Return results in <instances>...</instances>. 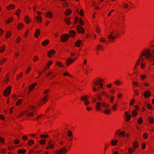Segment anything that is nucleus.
<instances>
[{
	"instance_id": "f257e3e1",
	"label": "nucleus",
	"mask_w": 154,
	"mask_h": 154,
	"mask_svg": "<svg viewBox=\"0 0 154 154\" xmlns=\"http://www.w3.org/2000/svg\"><path fill=\"white\" fill-rule=\"evenodd\" d=\"M150 46L153 48V49L151 50L146 49L140 53L139 57L136 63V65H139L140 63L144 61L143 56L145 57V59L149 60L151 62H153L152 65H154V45L151 44Z\"/></svg>"
},
{
	"instance_id": "f03ea898",
	"label": "nucleus",
	"mask_w": 154,
	"mask_h": 154,
	"mask_svg": "<svg viewBox=\"0 0 154 154\" xmlns=\"http://www.w3.org/2000/svg\"><path fill=\"white\" fill-rule=\"evenodd\" d=\"M96 108L98 110H101V108H100L101 105L104 108L108 107L109 106V104L106 103L105 102H102L101 103L97 102L96 103Z\"/></svg>"
},
{
	"instance_id": "7ed1b4c3",
	"label": "nucleus",
	"mask_w": 154,
	"mask_h": 154,
	"mask_svg": "<svg viewBox=\"0 0 154 154\" xmlns=\"http://www.w3.org/2000/svg\"><path fill=\"white\" fill-rule=\"evenodd\" d=\"M115 33V32L113 31L111 32L110 33V34L108 35L107 38L109 42H112L113 40L116 38V36L113 35V34Z\"/></svg>"
},
{
	"instance_id": "20e7f679",
	"label": "nucleus",
	"mask_w": 154,
	"mask_h": 154,
	"mask_svg": "<svg viewBox=\"0 0 154 154\" xmlns=\"http://www.w3.org/2000/svg\"><path fill=\"white\" fill-rule=\"evenodd\" d=\"M67 151V149L65 147H63L59 150L56 151L55 154H60L62 153H65Z\"/></svg>"
},
{
	"instance_id": "39448f33",
	"label": "nucleus",
	"mask_w": 154,
	"mask_h": 154,
	"mask_svg": "<svg viewBox=\"0 0 154 154\" xmlns=\"http://www.w3.org/2000/svg\"><path fill=\"white\" fill-rule=\"evenodd\" d=\"M88 98V97L87 95H85L84 97H81V100H83L84 101V104L86 106H87L90 103L89 101L87 99Z\"/></svg>"
},
{
	"instance_id": "423d86ee",
	"label": "nucleus",
	"mask_w": 154,
	"mask_h": 154,
	"mask_svg": "<svg viewBox=\"0 0 154 154\" xmlns=\"http://www.w3.org/2000/svg\"><path fill=\"white\" fill-rule=\"evenodd\" d=\"M69 38V35L68 34H63L61 36V40L63 42H66L67 41Z\"/></svg>"
},
{
	"instance_id": "0eeeda50",
	"label": "nucleus",
	"mask_w": 154,
	"mask_h": 154,
	"mask_svg": "<svg viewBox=\"0 0 154 154\" xmlns=\"http://www.w3.org/2000/svg\"><path fill=\"white\" fill-rule=\"evenodd\" d=\"M11 88L9 86L7 87L4 92V94L5 96H8L10 93Z\"/></svg>"
},
{
	"instance_id": "6e6552de",
	"label": "nucleus",
	"mask_w": 154,
	"mask_h": 154,
	"mask_svg": "<svg viewBox=\"0 0 154 154\" xmlns=\"http://www.w3.org/2000/svg\"><path fill=\"white\" fill-rule=\"evenodd\" d=\"M47 145V146L46 147V149H52L54 147V144L53 143H51V141H49L48 142Z\"/></svg>"
},
{
	"instance_id": "1a4fd4ad",
	"label": "nucleus",
	"mask_w": 154,
	"mask_h": 154,
	"mask_svg": "<svg viewBox=\"0 0 154 154\" xmlns=\"http://www.w3.org/2000/svg\"><path fill=\"white\" fill-rule=\"evenodd\" d=\"M55 53L54 50H51L48 52L47 55L48 57L50 58L54 56Z\"/></svg>"
},
{
	"instance_id": "9d476101",
	"label": "nucleus",
	"mask_w": 154,
	"mask_h": 154,
	"mask_svg": "<svg viewBox=\"0 0 154 154\" xmlns=\"http://www.w3.org/2000/svg\"><path fill=\"white\" fill-rule=\"evenodd\" d=\"M151 93L149 90L146 91L144 93L143 95L146 98L149 97L151 96Z\"/></svg>"
},
{
	"instance_id": "9b49d317",
	"label": "nucleus",
	"mask_w": 154,
	"mask_h": 154,
	"mask_svg": "<svg viewBox=\"0 0 154 154\" xmlns=\"http://www.w3.org/2000/svg\"><path fill=\"white\" fill-rule=\"evenodd\" d=\"M77 29L79 32L83 33L84 32V30L82 26L78 25L77 26Z\"/></svg>"
},
{
	"instance_id": "f8f14e48",
	"label": "nucleus",
	"mask_w": 154,
	"mask_h": 154,
	"mask_svg": "<svg viewBox=\"0 0 154 154\" xmlns=\"http://www.w3.org/2000/svg\"><path fill=\"white\" fill-rule=\"evenodd\" d=\"M75 60H72L71 58L69 59L68 60H66V65L67 66H69L71 63L74 62Z\"/></svg>"
},
{
	"instance_id": "ddd939ff",
	"label": "nucleus",
	"mask_w": 154,
	"mask_h": 154,
	"mask_svg": "<svg viewBox=\"0 0 154 154\" xmlns=\"http://www.w3.org/2000/svg\"><path fill=\"white\" fill-rule=\"evenodd\" d=\"M82 43V41L80 40H78L75 43V45L76 47H79Z\"/></svg>"
},
{
	"instance_id": "4468645a",
	"label": "nucleus",
	"mask_w": 154,
	"mask_h": 154,
	"mask_svg": "<svg viewBox=\"0 0 154 154\" xmlns=\"http://www.w3.org/2000/svg\"><path fill=\"white\" fill-rule=\"evenodd\" d=\"M42 18L41 16H37L36 17V19L38 23H41Z\"/></svg>"
},
{
	"instance_id": "2eb2a0df",
	"label": "nucleus",
	"mask_w": 154,
	"mask_h": 154,
	"mask_svg": "<svg viewBox=\"0 0 154 154\" xmlns=\"http://www.w3.org/2000/svg\"><path fill=\"white\" fill-rule=\"evenodd\" d=\"M40 33V31L39 29H37L36 30L35 33V34L34 35L36 37H38L39 34Z\"/></svg>"
},
{
	"instance_id": "dca6fc26",
	"label": "nucleus",
	"mask_w": 154,
	"mask_h": 154,
	"mask_svg": "<svg viewBox=\"0 0 154 154\" xmlns=\"http://www.w3.org/2000/svg\"><path fill=\"white\" fill-rule=\"evenodd\" d=\"M49 42V40L48 39H46L42 42V44L43 46H45L47 45Z\"/></svg>"
},
{
	"instance_id": "f3484780",
	"label": "nucleus",
	"mask_w": 154,
	"mask_h": 154,
	"mask_svg": "<svg viewBox=\"0 0 154 154\" xmlns=\"http://www.w3.org/2000/svg\"><path fill=\"white\" fill-rule=\"evenodd\" d=\"M15 6L13 4H11L9 6L7 7V8L8 10H9L10 9H13L14 8Z\"/></svg>"
},
{
	"instance_id": "a211bd4d",
	"label": "nucleus",
	"mask_w": 154,
	"mask_h": 154,
	"mask_svg": "<svg viewBox=\"0 0 154 154\" xmlns=\"http://www.w3.org/2000/svg\"><path fill=\"white\" fill-rule=\"evenodd\" d=\"M70 18H66L65 19L64 21L67 24H70Z\"/></svg>"
},
{
	"instance_id": "6ab92c4d",
	"label": "nucleus",
	"mask_w": 154,
	"mask_h": 154,
	"mask_svg": "<svg viewBox=\"0 0 154 154\" xmlns=\"http://www.w3.org/2000/svg\"><path fill=\"white\" fill-rule=\"evenodd\" d=\"M23 26V25L21 23H19L17 25V28L18 30L21 29Z\"/></svg>"
},
{
	"instance_id": "aec40b11",
	"label": "nucleus",
	"mask_w": 154,
	"mask_h": 154,
	"mask_svg": "<svg viewBox=\"0 0 154 154\" xmlns=\"http://www.w3.org/2000/svg\"><path fill=\"white\" fill-rule=\"evenodd\" d=\"M94 84L95 86H98L99 85H100V87L101 88H102V86L103 85V84L101 83H100L99 82H95L94 83Z\"/></svg>"
},
{
	"instance_id": "412c9836",
	"label": "nucleus",
	"mask_w": 154,
	"mask_h": 154,
	"mask_svg": "<svg viewBox=\"0 0 154 154\" xmlns=\"http://www.w3.org/2000/svg\"><path fill=\"white\" fill-rule=\"evenodd\" d=\"M46 16L49 18H51L53 16L52 14L50 12H48L46 14Z\"/></svg>"
},
{
	"instance_id": "4be33fe9",
	"label": "nucleus",
	"mask_w": 154,
	"mask_h": 154,
	"mask_svg": "<svg viewBox=\"0 0 154 154\" xmlns=\"http://www.w3.org/2000/svg\"><path fill=\"white\" fill-rule=\"evenodd\" d=\"M24 20L25 22L27 23H29L30 20L28 18V16H25L24 18Z\"/></svg>"
},
{
	"instance_id": "5701e85b",
	"label": "nucleus",
	"mask_w": 154,
	"mask_h": 154,
	"mask_svg": "<svg viewBox=\"0 0 154 154\" xmlns=\"http://www.w3.org/2000/svg\"><path fill=\"white\" fill-rule=\"evenodd\" d=\"M117 142H118V140H112L111 141V144L112 146H115L116 145Z\"/></svg>"
},
{
	"instance_id": "b1692460",
	"label": "nucleus",
	"mask_w": 154,
	"mask_h": 154,
	"mask_svg": "<svg viewBox=\"0 0 154 154\" xmlns=\"http://www.w3.org/2000/svg\"><path fill=\"white\" fill-rule=\"evenodd\" d=\"M119 135L121 138L122 137H124L125 135V132L124 131H123L122 132H120L119 134Z\"/></svg>"
},
{
	"instance_id": "393cba45",
	"label": "nucleus",
	"mask_w": 154,
	"mask_h": 154,
	"mask_svg": "<svg viewBox=\"0 0 154 154\" xmlns=\"http://www.w3.org/2000/svg\"><path fill=\"white\" fill-rule=\"evenodd\" d=\"M36 85V83H34L31 85L29 88L28 89L30 90H32L34 88L35 86Z\"/></svg>"
},
{
	"instance_id": "a878e982",
	"label": "nucleus",
	"mask_w": 154,
	"mask_h": 154,
	"mask_svg": "<svg viewBox=\"0 0 154 154\" xmlns=\"http://www.w3.org/2000/svg\"><path fill=\"white\" fill-rule=\"evenodd\" d=\"M34 143V141L33 140H28V144L30 146Z\"/></svg>"
},
{
	"instance_id": "bb28decb",
	"label": "nucleus",
	"mask_w": 154,
	"mask_h": 154,
	"mask_svg": "<svg viewBox=\"0 0 154 154\" xmlns=\"http://www.w3.org/2000/svg\"><path fill=\"white\" fill-rule=\"evenodd\" d=\"M69 33L70 36L72 37H73L75 34V32L73 30H71Z\"/></svg>"
},
{
	"instance_id": "cd10ccee",
	"label": "nucleus",
	"mask_w": 154,
	"mask_h": 154,
	"mask_svg": "<svg viewBox=\"0 0 154 154\" xmlns=\"http://www.w3.org/2000/svg\"><path fill=\"white\" fill-rule=\"evenodd\" d=\"M46 142V140H41L39 141V143L42 145L45 144Z\"/></svg>"
},
{
	"instance_id": "c85d7f7f",
	"label": "nucleus",
	"mask_w": 154,
	"mask_h": 154,
	"mask_svg": "<svg viewBox=\"0 0 154 154\" xmlns=\"http://www.w3.org/2000/svg\"><path fill=\"white\" fill-rule=\"evenodd\" d=\"M154 119L153 118L149 117L148 118V120L151 123H152L153 122Z\"/></svg>"
},
{
	"instance_id": "c756f323",
	"label": "nucleus",
	"mask_w": 154,
	"mask_h": 154,
	"mask_svg": "<svg viewBox=\"0 0 154 154\" xmlns=\"http://www.w3.org/2000/svg\"><path fill=\"white\" fill-rule=\"evenodd\" d=\"M77 12L78 13H79L80 14V15L81 16H83L84 15V12H83V10L82 9L80 12L78 10H77Z\"/></svg>"
},
{
	"instance_id": "7c9ffc66",
	"label": "nucleus",
	"mask_w": 154,
	"mask_h": 154,
	"mask_svg": "<svg viewBox=\"0 0 154 154\" xmlns=\"http://www.w3.org/2000/svg\"><path fill=\"white\" fill-rule=\"evenodd\" d=\"M137 111L135 110H134L132 113V115L133 117H135L137 115Z\"/></svg>"
},
{
	"instance_id": "2f4dec72",
	"label": "nucleus",
	"mask_w": 154,
	"mask_h": 154,
	"mask_svg": "<svg viewBox=\"0 0 154 154\" xmlns=\"http://www.w3.org/2000/svg\"><path fill=\"white\" fill-rule=\"evenodd\" d=\"M126 119L127 121H129L131 117V114H128L125 116Z\"/></svg>"
},
{
	"instance_id": "473e14b6",
	"label": "nucleus",
	"mask_w": 154,
	"mask_h": 154,
	"mask_svg": "<svg viewBox=\"0 0 154 154\" xmlns=\"http://www.w3.org/2000/svg\"><path fill=\"white\" fill-rule=\"evenodd\" d=\"M26 151V150L24 149H23L22 150L19 149L18 151V153H20V154H22V153L24 154L25 152Z\"/></svg>"
},
{
	"instance_id": "72a5a7b5",
	"label": "nucleus",
	"mask_w": 154,
	"mask_h": 154,
	"mask_svg": "<svg viewBox=\"0 0 154 154\" xmlns=\"http://www.w3.org/2000/svg\"><path fill=\"white\" fill-rule=\"evenodd\" d=\"M71 10L70 9H67L65 13V14L66 15H69L71 14Z\"/></svg>"
},
{
	"instance_id": "f704fd0d",
	"label": "nucleus",
	"mask_w": 154,
	"mask_h": 154,
	"mask_svg": "<svg viewBox=\"0 0 154 154\" xmlns=\"http://www.w3.org/2000/svg\"><path fill=\"white\" fill-rule=\"evenodd\" d=\"M110 112V110L109 109H106L104 111L105 113L106 114H108Z\"/></svg>"
},
{
	"instance_id": "c9c22d12",
	"label": "nucleus",
	"mask_w": 154,
	"mask_h": 154,
	"mask_svg": "<svg viewBox=\"0 0 154 154\" xmlns=\"http://www.w3.org/2000/svg\"><path fill=\"white\" fill-rule=\"evenodd\" d=\"M142 122H143L142 119L141 117L139 118L138 119V124H142Z\"/></svg>"
},
{
	"instance_id": "e433bc0d",
	"label": "nucleus",
	"mask_w": 154,
	"mask_h": 154,
	"mask_svg": "<svg viewBox=\"0 0 154 154\" xmlns=\"http://www.w3.org/2000/svg\"><path fill=\"white\" fill-rule=\"evenodd\" d=\"M133 145L134 149H136L138 146V144L137 142L133 143Z\"/></svg>"
},
{
	"instance_id": "4c0bfd02",
	"label": "nucleus",
	"mask_w": 154,
	"mask_h": 154,
	"mask_svg": "<svg viewBox=\"0 0 154 154\" xmlns=\"http://www.w3.org/2000/svg\"><path fill=\"white\" fill-rule=\"evenodd\" d=\"M97 48L98 50H102L103 49V48L102 45L100 44L97 46Z\"/></svg>"
},
{
	"instance_id": "58836bf2",
	"label": "nucleus",
	"mask_w": 154,
	"mask_h": 154,
	"mask_svg": "<svg viewBox=\"0 0 154 154\" xmlns=\"http://www.w3.org/2000/svg\"><path fill=\"white\" fill-rule=\"evenodd\" d=\"M48 97L47 96H45L43 99L42 102L43 103H44L45 102V101L47 99Z\"/></svg>"
},
{
	"instance_id": "ea45409f",
	"label": "nucleus",
	"mask_w": 154,
	"mask_h": 154,
	"mask_svg": "<svg viewBox=\"0 0 154 154\" xmlns=\"http://www.w3.org/2000/svg\"><path fill=\"white\" fill-rule=\"evenodd\" d=\"M40 137L42 138H46L48 137V135L45 134H42L40 135Z\"/></svg>"
},
{
	"instance_id": "a19ab883",
	"label": "nucleus",
	"mask_w": 154,
	"mask_h": 154,
	"mask_svg": "<svg viewBox=\"0 0 154 154\" xmlns=\"http://www.w3.org/2000/svg\"><path fill=\"white\" fill-rule=\"evenodd\" d=\"M97 97L98 99L99 100H100L101 99V95L100 94H97Z\"/></svg>"
},
{
	"instance_id": "79ce46f5",
	"label": "nucleus",
	"mask_w": 154,
	"mask_h": 154,
	"mask_svg": "<svg viewBox=\"0 0 154 154\" xmlns=\"http://www.w3.org/2000/svg\"><path fill=\"white\" fill-rule=\"evenodd\" d=\"M68 132V136L70 137H71L72 134V132L70 131H69Z\"/></svg>"
},
{
	"instance_id": "37998d69",
	"label": "nucleus",
	"mask_w": 154,
	"mask_h": 154,
	"mask_svg": "<svg viewBox=\"0 0 154 154\" xmlns=\"http://www.w3.org/2000/svg\"><path fill=\"white\" fill-rule=\"evenodd\" d=\"M79 24L81 25H83L84 24V22L81 18H80L79 19Z\"/></svg>"
},
{
	"instance_id": "c03bdc74",
	"label": "nucleus",
	"mask_w": 154,
	"mask_h": 154,
	"mask_svg": "<svg viewBox=\"0 0 154 154\" xmlns=\"http://www.w3.org/2000/svg\"><path fill=\"white\" fill-rule=\"evenodd\" d=\"M13 19L11 18H10L8 20L6 21V23H9L12 21Z\"/></svg>"
},
{
	"instance_id": "a18cd8bd",
	"label": "nucleus",
	"mask_w": 154,
	"mask_h": 154,
	"mask_svg": "<svg viewBox=\"0 0 154 154\" xmlns=\"http://www.w3.org/2000/svg\"><path fill=\"white\" fill-rule=\"evenodd\" d=\"M52 62L51 61H49L47 63V66H48V68L47 69H48L49 68V66H50L52 64Z\"/></svg>"
},
{
	"instance_id": "49530a36",
	"label": "nucleus",
	"mask_w": 154,
	"mask_h": 154,
	"mask_svg": "<svg viewBox=\"0 0 154 154\" xmlns=\"http://www.w3.org/2000/svg\"><path fill=\"white\" fill-rule=\"evenodd\" d=\"M128 151L130 153H132V152H134V150L132 148H129L128 149Z\"/></svg>"
},
{
	"instance_id": "de8ad7c7",
	"label": "nucleus",
	"mask_w": 154,
	"mask_h": 154,
	"mask_svg": "<svg viewBox=\"0 0 154 154\" xmlns=\"http://www.w3.org/2000/svg\"><path fill=\"white\" fill-rule=\"evenodd\" d=\"M22 99H20V100H18L17 102L16 103V105H19L20 104L21 102H22Z\"/></svg>"
},
{
	"instance_id": "09e8293b",
	"label": "nucleus",
	"mask_w": 154,
	"mask_h": 154,
	"mask_svg": "<svg viewBox=\"0 0 154 154\" xmlns=\"http://www.w3.org/2000/svg\"><path fill=\"white\" fill-rule=\"evenodd\" d=\"M146 75H142L140 76V78L142 80L146 78Z\"/></svg>"
},
{
	"instance_id": "8fccbe9b",
	"label": "nucleus",
	"mask_w": 154,
	"mask_h": 154,
	"mask_svg": "<svg viewBox=\"0 0 154 154\" xmlns=\"http://www.w3.org/2000/svg\"><path fill=\"white\" fill-rule=\"evenodd\" d=\"M20 12V10L19 9L17 10L15 14L18 17L19 16V14Z\"/></svg>"
},
{
	"instance_id": "3c124183",
	"label": "nucleus",
	"mask_w": 154,
	"mask_h": 154,
	"mask_svg": "<svg viewBox=\"0 0 154 154\" xmlns=\"http://www.w3.org/2000/svg\"><path fill=\"white\" fill-rule=\"evenodd\" d=\"M140 63L141 64L140 67L142 69L144 68L145 66V64L143 63Z\"/></svg>"
},
{
	"instance_id": "603ef678",
	"label": "nucleus",
	"mask_w": 154,
	"mask_h": 154,
	"mask_svg": "<svg viewBox=\"0 0 154 154\" xmlns=\"http://www.w3.org/2000/svg\"><path fill=\"white\" fill-rule=\"evenodd\" d=\"M115 83L117 85H119L121 84V82L118 80H116Z\"/></svg>"
},
{
	"instance_id": "864d4df0",
	"label": "nucleus",
	"mask_w": 154,
	"mask_h": 154,
	"mask_svg": "<svg viewBox=\"0 0 154 154\" xmlns=\"http://www.w3.org/2000/svg\"><path fill=\"white\" fill-rule=\"evenodd\" d=\"M123 7L125 8L126 9L128 7V5L127 3H125L124 4Z\"/></svg>"
},
{
	"instance_id": "5fc2aeb1",
	"label": "nucleus",
	"mask_w": 154,
	"mask_h": 154,
	"mask_svg": "<svg viewBox=\"0 0 154 154\" xmlns=\"http://www.w3.org/2000/svg\"><path fill=\"white\" fill-rule=\"evenodd\" d=\"M20 140L18 139H16L14 141V143L15 144H17L19 143Z\"/></svg>"
},
{
	"instance_id": "6e6d98bb",
	"label": "nucleus",
	"mask_w": 154,
	"mask_h": 154,
	"mask_svg": "<svg viewBox=\"0 0 154 154\" xmlns=\"http://www.w3.org/2000/svg\"><path fill=\"white\" fill-rule=\"evenodd\" d=\"M92 88L95 92L99 90V88L97 89L95 87H93Z\"/></svg>"
},
{
	"instance_id": "4d7b16f0",
	"label": "nucleus",
	"mask_w": 154,
	"mask_h": 154,
	"mask_svg": "<svg viewBox=\"0 0 154 154\" xmlns=\"http://www.w3.org/2000/svg\"><path fill=\"white\" fill-rule=\"evenodd\" d=\"M116 104H115V105H113L112 106V109L114 110H116Z\"/></svg>"
},
{
	"instance_id": "13d9d810",
	"label": "nucleus",
	"mask_w": 154,
	"mask_h": 154,
	"mask_svg": "<svg viewBox=\"0 0 154 154\" xmlns=\"http://www.w3.org/2000/svg\"><path fill=\"white\" fill-rule=\"evenodd\" d=\"M11 35V34L10 32L7 33L6 37L7 38H8V37L10 36Z\"/></svg>"
},
{
	"instance_id": "bf43d9fd",
	"label": "nucleus",
	"mask_w": 154,
	"mask_h": 154,
	"mask_svg": "<svg viewBox=\"0 0 154 154\" xmlns=\"http://www.w3.org/2000/svg\"><path fill=\"white\" fill-rule=\"evenodd\" d=\"M5 49H4L3 47H1L0 48V52L1 53H2L4 51Z\"/></svg>"
},
{
	"instance_id": "052dcab7",
	"label": "nucleus",
	"mask_w": 154,
	"mask_h": 154,
	"mask_svg": "<svg viewBox=\"0 0 154 154\" xmlns=\"http://www.w3.org/2000/svg\"><path fill=\"white\" fill-rule=\"evenodd\" d=\"M57 65H58L59 66H63L62 65V63L60 62H58L57 63Z\"/></svg>"
},
{
	"instance_id": "680f3d73",
	"label": "nucleus",
	"mask_w": 154,
	"mask_h": 154,
	"mask_svg": "<svg viewBox=\"0 0 154 154\" xmlns=\"http://www.w3.org/2000/svg\"><path fill=\"white\" fill-rule=\"evenodd\" d=\"M21 40V38L20 37H18L17 39L16 40V42L17 43H19L20 41Z\"/></svg>"
},
{
	"instance_id": "e2e57ef3",
	"label": "nucleus",
	"mask_w": 154,
	"mask_h": 154,
	"mask_svg": "<svg viewBox=\"0 0 154 154\" xmlns=\"http://www.w3.org/2000/svg\"><path fill=\"white\" fill-rule=\"evenodd\" d=\"M38 59V57L36 56H35V57H34L33 59V60L34 61H36Z\"/></svg>"
},
{
	"instance_id": "0e129e2a",
	"label": "nucleus",
	"mask_w": 154,
	"mask_h": 154,
	"mask_svg": "<svg viewBox=\"0 0 154 154\" xmlns=\"http://www.w3.org/2000/svg\"><path fill=\"white\" fill-rule=\"evenodd\" d=\"M133 85H135V86H138L139 83H138L137 82H134L133 83Z\"/></svg>"
},
{
	"instance_id": "69168bd1",
	"label": "nucleus",
	"mask_w": 154,
	"mask_h": 154,
	"mask_svg": "<svg viewBox=\"0 0 154 154\" xmlns=\"http://www.w3.org/2000/svg\"><path fill=\"white\" fill-rule=\"evenodd\" d=\"M5 61V59H4L2 60H1L0 61V64H2L3 63H4Z\"/></svg>"
},
{
	"instance_id": "338daca9",
	"label": "nucleus",
	"mask_w": 154,
	"mask_h": 154,
	"mask_svg": "<svg viewBox=\"0 0 154 154\" xmlns=\"http://www.w3.org/2000/svg\"><path fill=\"white\" fill-rule=\"evenodd\" d=\"M22 138L24 140H27L28 139V137L25 136H23Z\"/></svg>"
},
{
	"instance_id": "774afa93",
	"label": "nucleus",
	"mask_w": 154,
	"mask_h": 154,
	"mask_svg": "<svg viewBox=\"0 0 154 154\" xmlns=\"http://www.w3.org/2000/svg\"><path fill=\"white\" fill-rule=\"evenodd\" d=\"M147 107L149 109H151V106L150 104H147Z\"/></svg>"
}]
</instances>
